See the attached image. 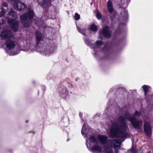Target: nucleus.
Segmentation results:
<instances>
[{
  "label": "nucleus",
  "instance_id": "2eb2a0df",
  "mask_svg": "<svg viewBox=\"0 0 153 153\" xmlns=\"http://www.w3.org/2000/svg\"><path fill=\"white\" fill-rule=\"evenodd\" d=\"M121 15L122 17L124 19H126L128 16L127 10L125 9H123L121 13Z\"/></svg>",
  "mask_w": 153,
  "mask_h": 153
},
{
  "label": "nucleus",
  "instance_id": "7c9ffc66",
  "mask_svg": "<svg viewBox=\"0 0 153 153\" xmlns=\"http://www.w3.org/2000/svg\"><path fill=\"white\" fill-rule=\"evenodd\" d=\"M68 140H68H68H67V141H68Z\"/></svg>",
  "mask_w": 153,
  "mask_h": 153
},
{
  "label": "nucleus",
  "instance_id": "4468645a",
  "mask_svg": "<svg viewBox=\"0 0 153 153\" xmlns=\"http://www.w3.org/2000/svg\"><path fill=\"white\" fill-rule=\"evenodd\" d=\"M98 138L100 141L101 144H103L105 143L106 142L107 137L104 135H99L98 136Z\"/></svg>",
  "mask_w": 153,
  "mask_h": 153
},
{
  "label": "nucleus",
  "instance_id": "f8f14e48",
  "mask_svg": "<svg viewBox=\"0 0 153 153\" xmlns=\"http://www.w3.org/2000/svg\"><path fill=\"white\" fill-rule=\"evenodd\" d=\"M100 33L102 34L104 36L106 37H109L111 35V31L109 27L105 26L103 27L102 31H100Z\"/></svg>",
  "mask_w": 153,
  "mask_h": 153
},
{
  "label": "nucleus",
  "instance_id": "f03ea898",
  "mask_svg": "<svg viewBox=\"0 0 153 153\" xmlns=\"http://www.w3.org/2000/svg\"><path fill=\"white\" fill-rule=\"evenodd\" d=\"M85 126L86 124H84L82 127L81 133L85 137L88 138V139H86L87 147L89 149L88 144L90 146L94 145L91 148L92 152L94 153H102L103 151L102 150L101 146L97 144L98 143V141L97 139L94 136L90 137L87 134H85Z\"/></svg>",
  "mask_w": 153,
  "mask_h": 153
},
{
  "label": "nucleus",
  "instance_id": "9b49d317",
  "mask_svg": "<svg viewBox=\"0 0 153 153\" xmlns=\"http://www.w3.org/2000/svg\"><path fill=\"white\" fill-rule=\"evenodd\" d=\"M143 128L145 132L149 137H150L152 134V131L150 124L147 122H145L143 125Z\"/></svg>",
  "mask_w": 153,
  "mask_h": 153
},
{
  "label": "nucleus",
  "instance_id": "5701e85b",
  "mask_svg": "<svg viewBox=\"0 0 153 153\" xmlns=\"http://www.w3.org/2000/svg\"><path fill=\"white\" fill-rule=\"evenodd\" d=\"M96 16L97 18L98 19H100L102 17L101 14L100 12H99L98 11H97V13L96 14Z\"/></svg>",
  "mask_w": 153,
  "mask_h": 153
},
{
  "label": "nucleus",
  "instance_id": "393cba45",
  "mask_svg": "<svg viewBox=\"0 0 153 153\" xmlns=\"http://www.w3.org/2000/svg\"><path fill=\"white\" fill-rule=\"evenodd\" d=\"M96 44L97 45H100L102 44V42L101 41H97L96 42Z\"/></svg>",
  "mask_w": 153,
  "mask_h": 153
},
{
  "label": "nucleus",
  "instance_id": "4be33fe9",
  "mask_svg": "<svg viewBox=\"0 0 153 153\" xmlns=\"http://www.w3.org/2000/svg\"><path fill=\"white\" fill-rule=\"evenodd\" d=\"M135 147L134 146L132 147L131 149L128 150V151L129 152L130 151L133 153H136L137 151L135 150Z\"/></svg>",
  "mask_w": 153,
  "mask_h": 153
},
{
  "label": "nucleus",
  "instance_id": "ddd939ff",
  "mask_svg": "<svg viewBox=\"0 0 153 153\" xmlns=\"http://www.w3.org/2000/svg\"><path fill=\"white\" fill-rule=\"evenodd\" d=\"M5 45L7 48L10 50L13 48L15 47L16 43L15 41L9 39L5 42Z\"/></svg>",
  "mask_w": 153,
  "mask_h": 153
},
{
  "label": "nucleus",
  "instance_id": "39448f33",
  "mask_svg": "<svg viewBox=\"0 0 153 153\" xmlns=\"http://www.w3.org/2000/svg\"><path fill=\"white\" fill-rule=\"evenodd\" d=\"M34 13L33 10L29 9L27 12L21 15L20 18L24 27L27 28L29 26V21L34 17Z\"/></svg>",
  "mask_w": 153,
  "mask_h": 153
},
{
  "label": "nucleus",
  "instance_id": "cd10ccee",
  "mask_svg": "<svg viewBox=\"0 0 153 153\" xmlns=\"http://www.w3.org/2000/svg\"><path fill=\"white\" fill-rule=\"evenodd\" d=\"M85 43L86 44H88L89 45V44H88V42L86 40L85 41Z\"/></svg>",
  "mask_w": 153,
  "mask_h": 153
},
{
  "label": "nucleus",
  "instance_id": "6e6552de",
  "mask_svg": "<svg viewBox=\"0 0 153 153\" xmlns=\"http://www.w3.org/2000/svg\"><path fill=\"white\" fill-rule=\"evenodd\" d=\"M1 37L4 39H9L13 38V35L10 30H4L1 33Z\"/></svg>",
  "mask_w": 153,
  "mask_h": 153
},
{
  "label": "nucleus",
  "instance_id": "f3484780",
  "mask_svg": "<svg viewBox=\"0 0 153 153\" xmlns=\"http://www.w3.org/2000/svg\"><path fill=\"white\" fill-rule=\"evenodd\" d=\"M90 30H91L93 31H95L97 30V27L94 24H92L89 27Z\"/></svg>",
  "mask_w": 153,
  "mask_h": 153
},
{
  "label": "nucleus",
  "instance_id": "c756f323",
  "mask_svg": "<svg viewBox=\"0 0 153 153\" xmlns=\"http://www.w3.org/2000/svg\"><path fill=\"white\" fill-rule=\"evenodd\" d=\"M147 153H150V152H149Z\"/></svg>",
  "mask_w": 153,
  "mask_h": 153
},
{
  "label": "nucleus",
  "instance_id": "a878e982",
  "mask_svg": "<svg viewBox=\"0 0 153 153\" xmlns=\"http://www.w3.org/2000/svg\"><path fill=\"white\" fill-rule=\"evenodd\" d=\"M2 5L4 7H6L7 6V4L5 2H3L2 4Z\"/></svg>",
  "mask_w": 153,
  "mask_h": 153
},
{
  "label": "nucleus",
  "instance_id": "bb28decb",
  "mask_svg": "<svg viewBox=\"0 0 153 153\" xmlns=\"http://www.w3.org/2000/svg\"><path fill=\"white\" fill-rule=\"evenodd\" d=\"M5 21L4 20H2L1 22H0V25L3 24L4 23Z\"/></svg>",
  "mask_w": 153,
  "mask_h": 153
},
{
  "label": "nucleus",
  "instance_id": "1a4fd4ad",
  "mask_svg": "<svg viewBox=\"0 0 153 153\" xmlns=\"http://www.w3.org/2000/svg\"><path fill=\"white\" fill-rule=\"evenodd\" d=\"M13 7L19 11L24 10L26 7V5L23 2L17 1L14 2Z\"/></svg>",
  "mask_w": 153,
  "mask_h": 153
},
{
  "label": "nucleus",
  "instance_id": "dca6fc26",
  "mask_svg": "<svg viewBox=\"0 0 153 153\" xmlns=\"http://www.w3.org/2000/svg\"><path fill=\"white\" fill-rule=\"evenodd\" d=\"M9 14L13 18H17L18 17V15L17 13L13 10H11L9 13Z\"/></svg>",
  "mask_w": 153,
  "mask_h": 153
},
{
  "label": "nucleus",
  "instance_id": "f257e3e1",
  "mask_svg": "<svg viewBox=\"0 0 153 153\" xmlns=\"http://www.w3.org/2000/svg\"><path fill=\"white\" fill-rule=\"evenodd\" d=\"M119 123L114 122L112 124L109 134L111 137H127V130L128 128L126 122V118L120 116L118 119Z\"/></svg>",
  "mask_w": 153,
  "mask_h": 153
},
{
  "label": "nucleus",
  "instance_id": "a211bd4d",
  "mask_svg": "<svg viewBox=\"0 0 153 153\" xmlns=\"http://www.w3.org/2000/svg\"><path fill=\"white\" fill-rule=\"evenodd\" d=\"M5 10L3 8H0V17L1 18L4 16L5 13Z\"/></svg>",
  "mask_w": 153,
  "mask_h": 153
},
{
  "label": "nucleus",
  "instance_id": "412c9836",
  "mask_svg": "<svg viewBox=\"0 0 153 153\" xmlns=\"http://www.w3.org/2000/svg\"><path fill=\"white\" fill-rule=\"evenodd\" d=\"M74 18L75 20H79L80 18V16L77 13H75L74 16Z\"/></svg>",
  "mask_w": 153,
  "mask_h": 153
},
{
  "label": "nucleus",
  "instance_id": "b1692460",
  "mask_svg": "<svg viewBox=\"0 0 153 153\" xmlns=\"http://www.w3.org/2000/svg\"><path fill=\"white\" fill-rule=\"evenodd\" d=\"M18 50H19L18 51H17V52H16V53H10V55H16L18 54L19 52V51L21 50L20 48H18Z\"/></svg>",
  "mask_w": 153,
  "mask_h": 153
},
{
  "label": "nucleus",
  "instance_id": "7ed1b4c3",
  "mask_svg": "<svg viewBox=\"0 0 153 153\" xmlns=\"http://www.w3.org/2000/svg\"><path fill=\"white\" fill-rule=\"evenodd\" d=\"M36 36L37 45L36 47L37 52H40L43 55H48L52 53L54 49L51 46H48L45 47L39 43L42 40V37L41 33L39 31L36 32Z\"/></svg>",
  "mask_w": 153,
  "mask_h": 153
},
{
  "label": "nucleus",
  "instance_id": "6ab92c4d",
  "mask_svg": "<svg viewBox=\"0 0 153 153\" xmlns=\"http://www.w3.org/2000/svg\"><path fill=\"white\" fill-rule=\"evenodd\" d=\"M149 86L147 85H144L143 86L142 88L145 92V94L146 95V93L148 91Z\"/></svg>",
  "mask_w": 153,
  "mask_h": 153
},
{
  "label": "nucleus",
  "instance_id": "0eeeda50",
  "mask_svg": "<svg viewBox=\"0 0 153 153\" xmlns=\"http://www.w3.org/2000/svg\"><path fill=\"white\" fill-rule=\"evenodd\" d=\"M108 10L111 16L112 20L114 19L115 17H118L117 13L115 11L112 3L111 1L109 0L107 3Z\"/></svg>",
  "mask_w": 153,
  "mask_h": 153
},
{
  "label": "nucleus",
  "instance_id": "c85d7f7f",
  "mask_svg": "<svg viewBox=\"0 0 153 153\" xmlns=\"http://www.w3.org/2000/svg\"><path fill=\"white\" fill-rule=\"evenodd\" d=\"M34 51V50H31V51H32V52H33Z\"/></svg>",
  "mask_w": 153,
  "mask_h": 153
},
{
  "label": "nucleus",
  "instance_id": "423d86ee",
  "mask_svg": "<svg viewBox=\"0 0 153 153\" xmlns=\"http://www.w3.org/2000/svg\"><path fill=\"white\" fill-rule=\"evenodd\" d=\"M111 146H108L107 144L104 147V152L105 153H113L111 148L112 147L114 148L115 153H117L118 148L121 145V140L119 139H114L109 141Z\"/></svg>",
  "mask_w": 153,
  "mask_h": 153
},
{
  "label": "nucleus",
  "instance_id": "20e7f679",
  "mask_svg": "<svg viewBox=\"0 0 153 153\" xmlns=\"http://www.w3.org/2000/svg\"><path fill=\"white\" fill-rule=\"evenodd\" d=\"M140 112L136 111L133 116L128 115L126 117V119L131 122V124L135 128L140 129L143 127V121L142 120H137V118L140 116Z\"/></svg>",
  "mask_w": 153,
  "mask_h": 153
},
{
  "label": "nucleus",
  "instance_id": "aec40b11",
  "mask_svg": "<svg viewBox=\"0 0 153 153\" xmlns=\"http://www.w3.org/2000/svg\"><path fill=\"white\" fill-rule=\"evenodd\" d=\"M77 29L78 30L79 32L83 34V35H85V31L84 30H83V29H80L78 27H77Z\"/></svg>",
  "mask_w": 153,
  "mask_h": 153
},
{
  "label": "nucleus",
  "instance_id": "9d476101",
  "mask_svg": "<svg viewBox=\"0 0 153 153\" xmlns=\"http://www.w3.org/2000/svg\"><path fill=\"white\" fill-rule=\"evenodd\" d=\"M8 23L10 25L12 29L14 31H16L19 28V23L17 21L11 19H9Z\"/></svg>",
  "mask_w": 153,
  "mask_h": 153
}]
</instances>
